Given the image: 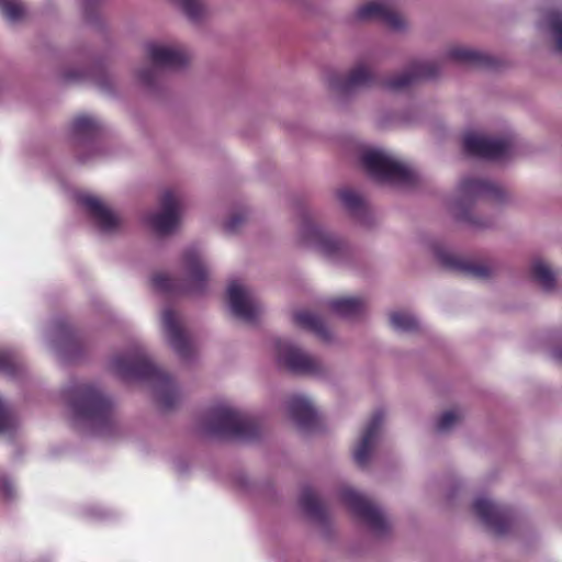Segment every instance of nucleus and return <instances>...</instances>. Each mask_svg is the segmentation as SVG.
I'll use <instances>...</instances> for the list:
<instances>
[{"instance_id": "nucleus-1", "label": "nucleus", "mask_w": 562, "mask_h": 562, "mask_svg": "<svg viewBox=\"0 0 562 562\" xmlns=\"http://www.w3.org/2000/svg\"><path fill=\"white\" fill-rule=\"evenodd\" d=\"M181 279L175 280L165 273L153 278L154 288L166 293L198 294L205 290L209 280V268L202 250L198 246L184 249L181 257Z\"/></svg>"}, {"instance_id": "nucleus-2", "label": "nucleus", "mask_w": 562, "mask_h": 562, "mask_svg": "<svg viewBox=\"0 0 562 562\" xmlns=\"http://www.w3.org/2000/svg\"><path fill=\"white\" fill-rule=\"evenodd\" d=\"M112 367L123 379L154 378L156 396L164 407L172 406L178 398V390L173 381L159 371L138 348L125 357L115 358Z\"/></svg>"}, {"instance_id": "nucleus-3", "label": "nucleus", "mask_w": 562, "mask_h": 562, "mask_svg": "<svg viewBox=\"0 0 562 562\" xmlns=\"http://www.w3.org/2000/svg\"><path fill=\"white\" fill-rule=\"evenodd\" d=\"M361 164L372 179L382 183L405 187L413 184L416 179L407 164L382 148L364 149Z\"/></svg>"}, {"instance_id": "nucleus-4", "label": "nucleus", "mask_w": 562, "mask_h": 562, "mask_svg": "<svg viewBox=\"0 0 562 562\" xmlns=\"http://www.w3.org/2000/svg\"><path fill=\"white\" fill-rule=\"evenodd\" d=\"M502 190L496 184L483 179L464 178L460 181L453 202V213L457 218L468 223L475 228H486L491 222H480L472 217L469 212L470 206L481 199L501 200Z\"/></svg>"}, {"instance_id": "nucleus-5", "label": "nucleus", "mask_w": 562, "mask_h": 562, "mask_svg": "<svg viewBox=\"0 0 562 562\" xmlns=\"http://www.w3.org/2000/svg\"><path fill=\"white\" fill-rule=\"evenodd\" d=\"M74 418L97 426L106 420L111 403L91 385H78L67 392Z\"/></svg>"}, {"instance_id": "nucleus-6", "label": "nucleus", "mask_w": 562, "mask_h": 562, "mask_svg": "<svg viewBox=\"0 0 562 562\" xmlns=\"http://www.w3.org/2000/svg\"><path fill=\"white\" fill-rule=\"evenodd\" d=\"M205 430L225 437L245 439L251 435L249 417L228 403L214 406L209 413Z\"/></svg>"}, {"instance_id": "nucleus-7", "label": "nucleus", "mask_w": 562, "mask_h": 562, "mask_svg": "<svg viewBox=\"0 0 562 562\" xmlns=\"http://www.w3.org/2000/svg\"><path fill=\"white\" fill-rule=\"evenodd\" d=\"M299 240L304 247L330 260H339L346 251V245L341 239L310 218L302 222Z\"/></svg>"}, {"instance_id": "nucleus-8", "label": "nucleus", "mask_w": 562, "mask_h": 562, "mask_svg": "<svg viewBox=\"0 0 562 562\" xmlns=\"http://www.w3.org/2000/svg\"><path fill=\"white\" fill-rule=\"evenodd\" d=\"M344 504L375 535H383L389 528V520L384 513L368 501L363 495L352 488H344L340 494Z\"/></svg>"}, {"instance_id": "nucleus-9", "label": "nucleus", "mask_w": 562, "mask_h": 562, "mask_svg": "<svg viewBox=\"0 0 562 562\" xmlns=\"http://www.w3.org/2000/svg\"><path fill=\"white\" fill-rule=\"evenodd\" d=\"M161 210L148 214L145 218L147 226L158 235L173 232L180 222L179 198L172 190H166L160 198Z\"/></svg>"}, {"instance_id": "nucleus-10", "label": "nucleus", "mask_w": 562, "mask_h": 562, "mask_svg": "<svg viewBox=\"0 0 562 562\" xmlns=\"http://www.w3.org/2000/svg\"><path fill=\"white\" fill-rule=\"evenodd\" d=\"M463 146L468 154L486 159H502L512 153L510 139H497L479 133H467Z\"/></svg>"}, {"instance_id": "nucleus-11", "label": "nucleus", "mask_w": 562, "mask_h": 562, "mask_svg": "<svg viewBox=\"0 0 562 562\" xmlns=\"http://www.w3.org/2000/svg\"><path fill=\"white\" fill-rule=\"evenodd\" d=\"M276 357L279 363L292 372L317 374L321 364L317 359L307 355L288 340L276 341Z\"/></svg>"}, {"instance_id": "nucleus-12", "label": "nucleus", "mask_w": 562, "mask_h": 562, "mask_svg": "<svg viewBox=\"0 0 562 562\" xmlns=\"http://www.w3.org/2000/svg\"><path fill=\"white\" fill-rule=\"evenodd\" d=\"M227 296L231 312L238 319L252 323L259 317L261 306L241 282L232 281L227 288Z\"/></svg>"}, {"instance_id": "nucleus-13", "label": "nucleus", "mask_w": 562, "mask_h": 562, "mask_svg": "<svg viewBox=\"0 0 562 562\" xmlns=\"http://www.w3.org/2000/svg\"><path fill=\"white\" fill-rule=\"evenodd\" d=\"M78 202L86 207L89 216L100 232L111 234L119 231L122 226L120 215L99 198L85 193L78 195Z\"/></svg>"}, {"instance_id": "nucleus-14", "label": "nucleus", "mask_w": 562, "mask_h": 562, "mask_svg": "<svg viewBox=\"0 0 562 562\" xmlns=\"http://www.w3.org/2000/svg\"><path fill=\"white\" fill-rule=\"evenodd\" d=\"M145 50L155 68L176 69L189 60L188 53L179 45L149 42L145 45Z\"/></svg>"}, {"instance_id": "nucleus-15", "label": "nucleus", "mask_w": 562, "mask_h": 562, "mask_svg": "<svg viewBox=\"0 0 562 562\" xmlns=\"http://www.w3.org/2000/svg\"><path fill=\"white\" fill-rule=\"evenodd\" d=\"M373 79L371 70L363 64L356 66L349 75L330 72L327 76L328 88L338 94H349L353 91L367 87Z\"/></svg>"}, {"instance_id": "nucleus-16", "label": "nucleus", "mask_w": 562, "mask_h": 562, "mask_svg": "<svg viewBox=\"0 0 562 562\" xmlns=\"http://www.w3.org/2000/svg\"><path fill=\"white\" fill-rule=\"evenodd\" d=\"M360 20H379L393 30H401L405 26V20L401 14L384 0L369 1L357 11Z\"/></svg>"}, {"instance_id": "nucleus-17", "label": "nucleus", "mask_w": 562, "mask_h": 562, "mask_svg": "<svg viewBox=\"0 0 562 562\" xmlns=\"http://www.w3.org/2000/svg\"><path fill=\"white\" fill-rule=\"evenodd\" d=\"M537 29L549 35L555 49L562 53V4H550L540 10Z\"/></svg>"}, {"instance_id": "nucleus-18", "label": "nucleus", "mask_w": 562, "mask_h": 562, "mask_svg": "<svg viewBox=\"0 0 562 562\" xmlns=\"http://www.w3.org/2000/svg\"><path fill=\"white\" fill-rule=\"evenodd\" d=\"M161 323L165 336L173 350L182 357L187 356L189 345L180 317L175 311L167 307L161 313Z\"/></svg>"}, {"instance_id": "nucleus-19", "label": "nucleus", "mask_w": 562, "mask_h": 562, "mask_svg": "<svg viewBox=\"0 0 562 562\" xmlns=\"http://www.w3.org/2000/svg\"><path fill=\"white\" fill-rule=\"evenodd\" d=\"M382 413H376L367 425L361 439L357 443L353 458L359 465H366L369 461L373 447L376 442L380 426L382 424Z\"/></svg>"}, {"instance_id": "nucleus-20", "label": "nucleus", "mask_w": 562, "mask_h": 562, "mask_svg": "<svg viewBox=\"0 0 562 562\" xmlns=\"http://www.w3.org/2000/svg\"><path fill=\"white\" fill-rule=\"evenodd\" d=\"M473 509L480 519L496 533L504 531V512L490 499L479 497L474 501Z\"/></svg>"}, {"instance_id": "nucleus-21", "label": "nucleus", "mask_w": 562, "mask_h": 562, "mask_svg": "<svg viewBox=\"0 0 562 562\" xmlns=\"http://www.w3.org/2000/svg\"><path fill=\"white\" fill-rule=\"evenodd\" d=\"M436 75V70L430 63H417L413 65L409 72L401 74L385 82L387 89L400 91L408 87L418 78H431Z\"/></svg>"}, {"instance_id": "nucleus-22", "label": "nucleus", "mask_w": 562, "mask_h": 562, "mask_svg": "<svg viewBox=\"0 0 562 562\" xmlns=\"http://www.w3.org/2000/svg\"><path fill=\"white\" fill-rule=\"evenodd\" d=\"M439 259L445 266L460 271L468 277L484 279L490 276V269L487 266L467 261L452 254L440 252Z\"/></svg>"}, {"instance_id": "nucleus-23", "label": "nucleus", "mask_w": 562, "mask_h": 562, "mask_svg": "<svg viewBox=\"0 0 562 562\" xmlns=\"http://www.w3.org/2000/svg\"><path fill=\"white\" fill-rule=\"evenodd\" d=\"M288 412L293 422L301 428H308L315 418L311 402L301 395H293L288 402Z\"/></svg>"}, {"instance_id": "nucleus-24", "label": "nucleus", "mask_w": 562, "mask_h": 562, "mask_svg": "<svg viewBox=\"0 0 562 562\" xmlns=\"http://www.w3.org/2000/svg\"><path fill=\"white\" fill-rule=\"evenodd\" d=\"M100 127V122L97 119L82 114L74 120L71 134L76 142H85L93 138L98 134Z\"/></svg>"}, {"instance_id": "nucleus-25", "label": "nucleus", "mask_w": 562, "mask_h": 562, "mask_svg": "<svg viewBox=\"0 0 562 562\" xmlns=\"http://www.w3.org/2000/svg\"><path fill=\"white\" fill-rule=\"evenodd\" d=\"M443 58L447 60L470 65H481L484 64L487 59L486 56L481 52L461 45H456L448 48L443 55Z\"/></svg>"}, {"instance_id": "nucleus-26", "label": "nucleus", "mask_w": 562, "mask_h": 562, "mask_svg": "<svg viewBox=\"0 0 562 562\" xmlns=\"http://www.w3.org/2000/svg\"><path fill=\"white\" fill-rule=\"evenodd\" d=\"M294 319L299 326L313 331L323 340H330L331 335L318 315L308 311H301L294 315Z\"/></svg>"}, {"instance_id": "nucleus-27", "label": "nucleus", "mask_w": 562, "mask_h": 562, "mask_svg": "<svg viewBox=\"0 0 562 562\" xmlns=\"http://www.w3.org/2000/svg\"><path fill=\"white\" fill-rule=\"evenodd\" d=\"M531 274L533 280L538 282L543 290L550 291L555 286V273L543 259H535L532 261Z\"/></svg>"}, {"instance_id": "nucleus-28", "label": "nucleus", "mask_w": 562, "mask_h": 562, "mask_svg": "<svg viewBox=\"0 0 562 562\" xmlns=\"http://www.w3.org/2000/svg\"><path fill=\"white\" fill-rule=\"evenodd\" d=\"M329 306L340 316L353 317L363 311L364 302L359 297L348 296L330 301Z\"/></svg>"}, {"instance_id": "nucleus-29", "label": "nucleus", "mask_w": 562, "mask_h": 562, "mask_svg": "<svg viewBox=\"0 0 562 562\" xmlns=\"http://www.w3.org/2000/svg\"><path fill=\"white\" fill-rule=\"evenodd\" d=\"M390 323L395 330L403 333L414 331L418 328V321L407 312H392L390 314Z\"/></svg>"}, {"instance_id": "nucleus-30", "label": "nucleus", "mask_w": 562, "mask_h": 562, "mask_svg": "<svg viewBox=\"0 0 562 562\" xmlns=\"http://www.w3.org/2000/svg\"><path fill=\"white\" fill-rule=\"evenodd\" d=\"M300 504L304 512L312 517H321L322 515V505L318 502L314 491L310 487H306L302 491L300 497Z\"/></svg>"}, {"instance_id": "nucleus-31", "label": "nucleus", "mask_w": 562, "mask_h": 562, "mask_svg": "<svg viewBox=\"0 0 562 562\" xmlns=\"http://www.w3.org/2000/svg\"><path fill=\"white\" fill-rule=\"evenodd\" d=\"M0 12L11 22L18 21L24 12L19 0H0Z\"/></svg>"}, {"instance_id": "nucleus-32", "label": "nucleus", "mask_w": 562, "mask_h": 562, "mask_svg": "<svg viewBox=\"0 0 562 562\" xmlns=\"http://www.w3.org/2000/svg\"><path fill=\"white\" fill-rule=\"evenodd\" d=\"M462 418L460 412L451 409L447 411L438 418L436 429L439 432H447L451 430Z\"/></svg>"}, {"instance_id": "nucleus-33", "label": "nucleus", "mask_w": 562, "mask_h": 562, "mask_svg": "<svg viewBox=\"0 0 562 562\" xmlns=\"http://www.w3.org/2000/svg\"><path fill=\"white\" fill-rule=\"evenodd\" d=\"M338 198L342 205L350 212H357L362 204L361 198L352 190L345 189L338 192Z\"/></svg>"}, {"instance_id": "nucleus-34", "label": "nucleus", "mask_w": 562, "mask_h": 562, "mask_svg": "<svg viewBox=\"0 0 562 562\" xmlns=\"http://www.w3.org/2000/svg\"><path fill=\"white\" fill-rule=\"evenodd\" d=\"M16 425V419L7 405L0 400V435L9 434Z\"/></svg>"}, {"instance_id": "nucleus-35", "label": "nucleus", "mask_w": 562, "mask_h": 562, "mask_svg": "<svg viewBox=\"0 0 562 562\" xmlns=\"http://www.w3.org/2000/svg\"><path fill=\"white\" fill-rule=\"evenodd\" d=\"M173 1L192 20L198 19L202 12V3L200 0H173Z\"/></svg>"}, {"instance_id": "nucleus-36", "label": "nucleus", "mask_w": 562, "mask_h": 562, "mask_svg": "<svg viewBox=\"0 0 562 562\" xmlns=\"http://www.w3.org/2000/svg\"><path fill=\"white\" fill-rule=\"evenodd\" d=\"M18 367L15 357L5 350H0V371L12 374L13 370Z\"/></svg>"}, {"instance_id": "nucleus-37", "label": "nucleus", "mask_w": 562, "mask_h": 562, "mask_svg": "<svg viewBox=\"0 0 562 562\" xmlns=\"http://www.w3.org/2000/svg\"><path fill=\"white\" fill-rule=\"evenodd\" d=\"M245 214H235L232 215L225 223V228L229 233L236 232L239 226L245 222Z\"/></svg>"}, {"instance_id": "nucleus-38", "label": "nucleus", "mask_w": 562, "mask_h": 562, "mask_svg": "<svg viewBox=\"0 0 562 562\" xmlns=\"http://www.w3.org/2000/svg\"><path fill=\"white\" fill-rule=\"evenodd\" d=\"M153 78V70L151 69H144L138 72V79L146 85H149Z\"/></svg>"}, {"instance_id": "nucleus-39", "label": "nucleus", "mask_w": 562, "mask_h": 562, "mask_svg": "<svg viewBox=\"0 0 562 562\" xmlns=\"http://www.w3.org/2000/svg\"><path fill=\"white\" fill-rule=\"evenodd\" d=\"M12 492H13V486L10 482L8 481H3L1 483V486H0V493L4 496V497H10L12 495Z\"/></svg>"}]
</instances>
